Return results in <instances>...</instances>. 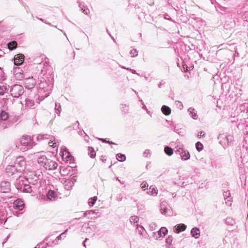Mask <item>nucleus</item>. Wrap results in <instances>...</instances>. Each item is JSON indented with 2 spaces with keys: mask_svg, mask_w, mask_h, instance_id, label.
Masks as SVG:
<instances>
[{
  "mask_svg": "<svg viewBox=\"0 0 248 248\" xmlns=\"http://www.w3.org/2000/svg\"><path fill=\"white\" fill-rule=\"evenodd\" d=\"M180 156L182 160H187L190 158V155L187 151L184 150L183 152V154H181Z\"/></svg>",
  "mask_w": 248,
  "mask_h": 248,
  "instance_id": "nucleus-26",
  "label": "nucleus"
},
{
  "mask_svg": "<svg viewBox=\"0 0 248 248\" xmlns=\"http://www.w3.org/2000/svg\"><path fill=\"white\" fill-rule=\"evenodd\" d=\"M190 179L188 175L183 174L180 176L179 180L177 183L179 186L184 187L190 183Z\"/></svg>",
  "mask_w": 248,
  "mask_h": 248,
  "instance_id": "nucleus-8",
  "label": "nucleus"
},
{
  "mask_svg": "<svg viewBox=\"0 0 248 248\" xmlns=\"http://www.w3.org/2000/svg\"><path fill=\"white\" fill-rule=\"evenodd\" d=\"M82 11L83 13L87 15L90 13V10L87 7H85L84 9L82 8Z\"/></svg>",
  "mask_w": 248,
  "mask_h": 248,
  "instance_id": "nucleus-51",
  "label": "nucleus"
},
{
  "mask_svg": "<svg viewBox=\"0 0 248 248\" xmlns=\"http://www.w3.org/2000/svg\"><path fill=\"white\" fill-rule=\"evenodd\" d=\"M99 140L101 141H102L103 142H107L108 143V141H107V140L106 139L99 138Z\"/></svg>",
  "mask_w": 248,
  "mask_h": 248,
  "instance_id": "nucleus-61",
  "label": "nucleus"
},
{
  "mask_svg": "<svg viewBox=\"0 0 248 248\" xmlns=\"http://www.w3.org/2000/svg\"><path fill=\"white\" fill-rule=\"evenodd\" d=\"M46 85V83L44 81H41L39 84V88L41 90H43L45 88V85Z\"/></svg>",
  "mask_w": 248,
  "mask_h": 248,
  "instance_id": "nucleus-50",
  "label": "nucleus"
},
{
  "mask_svg": "<svg viewBox=\"0 0 248 248\" xmlns=\"http://www.w3.org/2000/svg\"><path fill=\"white\" fill-rule=\"evenodd\" d=\"M10 190V184L7 181H2L0 184V191L7 193Z\"/></svg>",
  "mask_w": 248,
  "mask_h": 248,
  "instance_id": "nucleus-9",
  "label": "nucleus"
},
{
  "mask_svg": "<svg viewBox=\"0 0 248 248\" xmlns=\"http://www.w3.org/2000/svg\"><path fill=\"white\" fill-rule=\"evenodd\" d=\"M57 143L58 141H56L55 140H52L51 141H49L48 142L49 146L53 147V148L56 147L58 145Z\"/></svg>",
  "mask_w": 248,
  "mask_h": 248,
  "instance_id": "nucleus-48",
  "label": "nucleus"
},
{
  "mask_svg": "<svg viewBox=\"0 0 248 248\" xmlns=\"http://www.w3.org/2000/svg\"><path fill=\"white\" fill-rule=\"evenodd\" d=\"M28 179L24 176H19L15 182L16 187L19 190H21L25 183H28Z\"/></svg>",
  "mask_w": 248,
  "mask_h": 248,
  "instance_id": "nucleus-7",
  "label": "nucleus"
},
{
  "mask_svg": "<svg viewBox=\"0 0 248 248\" xmlns=\"http://www.w3.org/2000/svg\"><path fill=\"white\" fill-rule=\"evenodd\" d=\"M4 79V73L2 70L0 68V80H3Z\"/></svg>",
  "mask_w": 248,
  "mask_h": 248,
  "instance_id": "nucleus-52",
  "label": "nucleus"
},
{
  "mask_svg": "<svg viewBox=\"0 0 248 248\" xmlns=\"http://www.w3.org/2000/svg\"><path fill=\"white\" fill-rule=\"evenodd\" d=\"M188 112H189V115L191 117V118L194 120H196L198 118V115L197 114V111L195 109L191 107L188 109Z\"/></svg>",
  "mask_w": 248,
  "mask_h": 248,
  "instance_id": "nucleus-24",
  "label": "nucleus"
},
{
  "mask_svg": "<svg viewBox=\"0 0 248 248\" xmlns=\"http://www.w3.org/2000/svg\"><path fill=\"white\" fill-rule=\"evenodd\" d=\"M67 232V230H66L63 232L59 236H58L57 238L53 241V243H55V244H57V240H61L62 237H65L64 235L65 233Z\"/></svg>",
  "mask_w": 248,
  "mask_h": 248,
  "instance_id": "nucleus-37",
  "label": "nucleus"
},
{
  "mask_svg": "<svg viewBox=\"0 0 248 248\" xmlns=\"http://www.w3.org/2000/svg\"><path fill=\"white\" fill-rule=\"evenodd\" d=\"M150 154V152L149 150H146L144 153L143 155L145 156H147L148 155H149Z\"/></svg>",
  "mask_w": 248,
  "mask_h": 248,
  "instance_id": "nucleus-55",
  "label": "nucleus"
},
{
  "mask_svg": "<svg viewBox=\"0 0 248 248\" xmlns=\"http://www.w3.org/2000/svg\"><path fill=\"white\" fill-rule=\"evenodd\" d=\"M175 104L176 106V107L179 108L180 109H182L183 108V105L182 103L180 101H176L175 102Z\"/></svg>",
  "mask_w": 248,
  "mask_h": 248,
  "instance_id": "nucleus-44",
  "label": "nucleus"
},
{
  "mask_svg": "<svg viewBox=\"0 0 248 248\" xmlns=\"http://www.w3.org/2000/svg\"><path fill=\"white\" fill-rule=\"evenodd\" d=\"M192 237L195 238H198L200 236V231L198 228L195 227L191 229L190 232Z\"/></svg>",
  "mask_w": 248,
  "mask_h": 248,
  "instance_id": "nucleus-19",
  "label": "nucleus"
},
{
  "mask_svg": "<svg viewBox=\"0 0 248 248\" xmlns=\"http://www.w3.org/2000/svg\"><path fill=\"white\" fill-rule=\"evenodd\" d=\"M50 136L47 134L44 135H33L32 137V140L36 139L37 140H42L44 139H49Z\"/></svg>",
  "mask_w": 248,
  "mask_h": 248,
  "instance_id": "nucleus-22",
  "label": "nucleus"
},
{
  "mask_svg": "<svg viewBox=\"0 0 248 248\" xmlns=\"http://www.w3.org/2000/svg\"><path fill=\"white\" fill-rule=\"evenodd\" d=\"M173 241V237L171 235H169L166 239V243L169 245H171Z\"/></svg>",
  "mask_w": 248,
  "mask_h": 248,
  "instance_id": "nucleus-42",
  "label": "nucleus"
},
{
  "mask_svg": "<svg viewBox=\"0 0 248 248\" xmlns=\"http://www.w3.org/2000/svg\"><path fill=\"white\" fill-rule=\"evenodd\" d=\"M121 109L124 114H126L128 112L129 106L126 104H122L121 105Z\"/></svg>",
  "mask_w": 248,
  "mask_h": 248,
  "instance_id": "nucleus-29",
  "label": "nucleus"
},
{
  "mask_svg": "<svg viewBox=\"0 0 248 248\" xmlns=\"http://www.w3.org/2000/svg\"><path fill=\"white\" fill-rule=\"evenodd\" d=\"M153 233H154L153 236L155 238V239H156V240H157V239H158L159 238H160L161 237H164V236H163L162 233H160V231L159 230L158 232H153Z\"/></svg>",
  "mask_w": 248,
  "mask_h": 248,
  "instance_id": "nucleus-38",
  "label": "nucleus"
},
{
  "mask_svg": "<svg viewBox=\"0 0 248 248\" xmlns=\"http://www.w3.org/2000/svg\"><path fill=\"white\" fill-rule=\"evenodd\" d=\"M223 196L225 200L226 203L228 205H231V203L230 202H231L232 198L230 197L231 194L230 191H227L224 192L223 193Z\"/></svg>",
  "mask_w": 248,
  "mask_h": 248,
  "instance_id": "nucleus-21",
  "label": "nucleus"
},
{
  "mask_svg": "<svg viewBox=\"0 0 248 248\" xmlns=\"http://www.w3.org/2000/svg\"><path fill=\"white\" fill-rule=\"evenodd\" d=\"M165 153L168 155L170 156L173 154V150L170 147L166 146L164 148Z\"/></svg>",
  "mask_w": 248,
  "mask_h": 248,
  "instance_id": "nucleus-33",
  "label": "nucleus"
},
{
  "mask_svg": "<svg viewBox=\"0 0 248 248\" xmlns=\"http://www.w3.org/2000/svg\"><path fill=\"white\" fill-rule=\"evenodd\" d=\"M204 135H205V134H204V132L201 131V132H199V133L198 134V136H199L200 137H203V136H204Z\"/></svg>",
  "mask_w": 248,
  "mask_h": 248,
  "instance_id": "nucleus-58",
  "label": "nucleus"
},
{
  "mask_svg": "<svg viewBox=\"0 0 248 248\" xmlns=\"http://www.w3.org/2000/svg\"><path fill=\"white\" fill-rule=\"evenodd\" d=\"M174 131L175 132H177V133H178V128H177L176 126H175L174 127Z\"/></svg>",
  "mask_w": 248,
  "mask_h": 248,
  "instance_id": "nucleus-62",
  "label": "nucleus"
},
{
  "mask_svg": "<svg viewBox=\"0 0 248 248\" xmlns=\"http://www.w3.org/2000/svg\"><path fill=\"white\" fill-rule=\"evenodd\" d=\"M157 189L153 187L152 186H151L149 188V191L147 192V193L150 195H156L157 194Z\"/></svg>",
  "mask_w": 248,
  "mask_h": 248,
  "instance_id": "nucleus-28",
  "label": "nucleus"
},
{
  "mask_svg": "<svg viewBox=\"0 0 248 248\" xmlns=\"http://www.w3.org/2000/svg\"><path fill=\"white\" fill-rule=\"evenodd\" d=\"M196 148L198 151L200 152L202 150L203 146L202 143H201L200 141H198L196 143Z\"/></svg>",
  "mask_w": 248,
  "mask_h": 248,
  "instance_id": "nucleus-39",
  "label": "nucleus"
},
{
  "mask_svg": "<svg viewBox=\"0 0 248 248\" xmlns=\"http://www.w3.org/2000/svg\"><path fill=\"white\" fill-rule=\"evenodd\" d=\"M101 160H102L103 162H105L106 161V159L105 158H104V157L102 156Z\"/></svg>",
  "mask_w": 248,
  "mask_h": 248,
  "instance_id": "nucleus-64",
  "label": "nucleus"
},
{
  "mask_svg": "<svg viewBox=\"0 0 248 248\" xmlns=\"http://www.w3.org/2000/svg\"><path fill=\"white\" fill-rule=\"evenodd\" d=\"M130 54L132 57H136L138 55V51L136 49H133L130 51Z\"/></svg>",
  "mask_w": 248,
  "mask_h": 248,
  "instance_id": "nucleus-46",
  "label": "nucleus"
},
{
  "mask_svg": "<svg viewBox=\"0 0 248 248\" xmlns=\"http://www.w3.org/2000/svg\"><path fill=\"white\" fill-rule=\"evenodd\" d=\"M137 226H138L137 228V231L140 234L142 235L143 232L145 231L144 228L141 226H139V225H137Z\"/></svg>",
  "mask_w": 248,
  "mask_h": 248,
  "instance_id": "nucleus-41",
  "label": "nucleus"
},
{
  "mask_svg": "<svg viewBox=\"0 0 248 248\" xmlns=\"http://www.w3.org/2000/svg\"><path fill=\"white\" fill-rule=\"evenodd\" d=\"M78 6H79V8H80L81 10H82V8H83V9H84L85 8V6H84V5H83L80 2L79 3Z\"/></svg>",
  "mask_w": 248,
  "mask_h": 248,
  "instance_id": "nucleus-59",
  "label": "nucleus"
},
{
  "mask_svg": "<svg viewBox=\"0 0 248 248\" xmlns=\"http://www.w3.org/2000/svg\"><path fill=\"white\" fill-rule=\"evenodd\" d=\"M160 233H162L163 236H164L168 232V230L166 227H162L160 230Z\"/></svg>",
  "mask_w": 248,
  "mask_h": 248,
  "instance_id": "nucleus-43",
  "label": "nucleus"
},
{
  "mask_svg": "<svg viewBox=\"0 0 248 248\" xmlns=\"http://www.w3.org/2000/svg\"><path fill=\"white\" fill-rule=\"evenodd\" d=\"M36 84V80L32 77L26 78L24 80V86L25 88L28 89L33 88Z\"/></svg>",
  "mask_w": 248,
  "mask_h": 248,
  "instance_id": "nucleus-6",
  "label": "nucleus"
},
{
  "mask_svg": "<svg viewBox=\"0 0 248 248\" xmlns=\"http://www.w3.org/2000/svg\"><path fill=\"white\" fill-rule=\"evenodd\" d=\"M26 164V161L23 156H19L17 157L15 162V165L17 169V171L19 172H21L25 170Z\"/></svg>",
  "mask_w": 248,
  "mask_h": 248,
  "instance_id": "nucleus-4",
  "label": "nucleus"
},
{
  "mask_svg": "<svg viewBox=\"0 0 248 248\" xmlns=\"http://www.w3.org/2000/svg\"><path fill=\"white\" fill-rule=\"evenodd\" d=\"M177 149L175 150V153L176 154L181 155V154H183V152L185 150L184 149L181 147H179L177 148V147H176Z\"/></svg>",
  "mask_w": 248,
  "mask_h": 248,
  "instance_id": "nucleus-47",
  "label": "nucleus"
},
{
  "mask_svg": "<svg viewBox=\"0 0 248 248\" xmlns=\"http://www.w3.org/2000/svg\"><path fill=\"white\" fill-rule=\"evenodd\" d=\"M38 163L43 166L46 170H54L58 167V163L50 159L47 158L45 155H41L38 158Z\"/></svg>",
  "mask_w": 248,
  "mask_h": 248,
  "instance_id": "nucleus-1",
  "label": "nucleus"
},
{
  "mask_svg": "<svg viewBox=\"0 0 248 248\" xmlns=\"http://www.w3.org/2000/svg\"><path fill=\"white\" fill-rule=\"evenodd\" d=\"M88 154L90 156V157L92 158H93L96 156V154L94 152V150L93 147H89L88 149Z\"/></svg>",
  "mask_w": 248,
  "mask_h": 248,
  "instance_id": "nucleus-31",
  "label": "nucleus"
},
{
  "mask_svg": "<svg viewBox=\"0 0 248 248\" xmlns=\"http://www.w3.org/2000/svg\"><path fill=\"white\" fill-rule=\"evenodd\" d=\"M24 59V56L22 54H18L15 56L14 58V63L16 65H19L21 64L23 62Z\"/></svg>",
  "mask_w": 248,
  "mask_h": 248,
  "instance_id": "nucleus-13",
  "label": "nucleus"
},
{
  "mask_svg": "<svg viewBox=\"0 0 248 248\" xmlns=\"http://www.w3.org/2000/svg\"><path fill=\"white\" fill-rule=\"evenodd\" d=\"M74 185L73 181L70 179L65 180L63 183L64 188L67 190L71 189Z\"/></svg>",
  "mask_w": 248,
  "mask_h": 248,
  "instance_id": "nucleus-18",
  "label": "nucleus"
},
{
  "mask_svg": "<svg viewBox=\"0 0 248 248\" xmlns=\"http://www.w3.org/2000/svg\"><path fill=\"white\" fill-rule=\"evenodd\" d=\"M48 246V244L46 243L44 244V243H40V244L37 245V247L36 248H46Z\"/></svg>",
  "mask_w": 248,
  "mask_h": 248,
  "instance_id": "nucleus-49",
  "label": "nucleus"
},
{
  "mask_svg": "<svg viewBox=\"0 0 248 248\" xmlns=\"http://www.w3.org/2000/svg\"><path fill=\"white\" fill-rule=\"evenodd\" d=\"M35 104L33 100L27 98L25 100V106L29 108H35Z\"/></svg>",
  "mask_w": 248,
  "mask_h": 248,
  "instance_id": "nucleus-20",
  "label": "nucleus"
},
{
  "mask_svg": "<svg viewBox=\"0 0 248 248\" xmlns=\"http://www.w3.org/2000/svg\"><path fill=\"white\" fill-rule=\"evenodd\" d=\"M116 157L117 160L120 162H123L126 159L125 155L121 154H118L116 155Z\"/></svg>",
  "mask_w": 248,
  "mask_h": 248,
  "instance_id": "nucleus-35",
  "label": "nucleus"
},
{
  "mask_svg": "<svg viewBox=\"0 0 248 248\" xmlns=\"http://www.w3.org/2000/svg\"><path fill=\"white\" fill-rule=\"evenodd\" d=\"M147 186H148V184L146 182H143L141 184V187L142 189H143Z\"/></svg>",
  "mask_w": 248,
  "mask_h": 248,
  "instance_id": "nucleus-57",
  "label": "nucleus"
},
{
  "mask_svg": "<svg viewBox=\"0 0 248 248\" xmlns=\"http://www.w3.org/2000/svg\"><path fill=\"white\" fill-rule=\"evenodd\" d=\"M130 71H131L133 74H137L138 75H139V74L136 72V70L134 69H130Z\"/></svg>",
  "mask_w": 248,
  "mask_h": 248,
  "instance_id": "nucleus-60",
  "label": "nucleus"
},
{
  "mask_svg": "<svg viewBox=\"0 0 248 248\" xmlns=\"http://www.w3.org/2000/svg\"><path fill=\"white\" fill-rule=\"evenodd\" d=\"M97 199V198L96 196H94L93 198H91L89 200V202H88L89 206H93L94 204H95V202L96 201Z\"/></svg>",
  "mask_w": 248,
  "mask_h": 248,
  "instance_id": "nucleus-36",
  "label": "nucleus"
},
{
  "mask_svg": "<svg viewBox=\"0 0 248 248\" xmlns=\"http://www.w3.org/2000/svg\"><path fill=\"white\" fill-rule=\"evenodd\" d=\"M139 220V218L137 216H131L130 218V222L132 224H135L137 223Z\"/></svg>",
  "mask_w": 248,
  "mask_h": 248,
  "instance_id": "nucleus-34",
  "label": "nucleus"
},
{
  "mask_svg": "<svg viewBox=\"0 0 248 248\" xmlns=\"http://www.w3.org/2000/svg\"><path fill=\"white\" fill-rule=\"evenodd\" d=\"M70 167H67L66 168H62L60 169V173L61 175L65 176L67 175L70 171Z\"/></svg>",
  "mask_w": 248,
  "mask_h": 248,
  "instance_id": "nucleus-25",
  "label": "nucleus"
},
{
  "mask_svg": "<svg viewBox=\"0 0 248 248\" xmlns=\"http://www.w3.org/2000/svg\"><path fill=\"white\" fill-rule=\"evenodd\" d=\"M8 47L10 50H13L15 49L17 46V43L16 41H12L9 42L7 44Z\"/></svg>",
  "mask_w": 248,
  "mask_h": 248,
  "instance_id": "nucleus-30",
  "label": "nucleus"
},
{
  "mask_svg": "<svg viewBox=\"0 0 248 248\" xmlns=\"http://www.w3.org/2000/svg\"><path fill=\"white\" fill-rule=\"evenodd\" d=\"M32 190V186L29 185L28 183H25V185L23 186L22 188L20 190L23 192L26 193H31Z\"/></svg>",
  "mask_w": 248,
  "mask_h": 248,
  "instance_id": "nucleus-23",
  "label": "nucleus"
},
{
  "mask_svg": "<svg viewBox=\"0 0 248 248\" xmlns=\"http://www.w3.org/2000/svg\"><path fill=\"white\" fill-rule=\"evenodd\" d=\"M17 171V169L15 165H8L6 168V172L8 175H12Z\"/></svg>",
  "mask_w": 248,
  "mask_h": 248,
  "instance_id": "nucleus-15",
  "label": "nucleus"
},
{
  "mask_svg": "<svg viewBox=\"0 0 248 248\" xmlns=\"http://www.w3.org/2000/svg\"><path fill=\"white\" fill-rule=\"evenodd\" d=\"M8 113L5 111H1L0 113V128L5 129L8 127L11 123L8 120Z\"/></svg>",
  "mask_w": 248,
  "mask_h": 248,
  "instance_id": "nucleus-2",
  "label": "nucleus"
},
{
  "mask_svg": "<svg viewBox=\"0 0 248 248\" xmlns=\"http://www.w3.org/2000/svg\"><path fill=\"white\" fill-rule=\"evenodd\" d=\"M14 74L15 78L18 80H21L24 78L23 71L20 68H15L14 69Z\"/></svg>",
  "mask_w": 248,
  "mask_h": 248,
  "instance_id": "nucleus-12",
  "label": "nucleus"
},
{
  "mask_svg": "<svg viewBox=\"0 0 248 248\" xmlns=\"http://www.w3.org/2000/svg\"><path fill=\"white\" fill-rule=\"evenodd\" d=\"M6 88L0 86V95L4 94Z\"/></svg>",
  "mask_w": 248,
  "mask_h": 248,
  "instance_id": "nucleus-54",
  "label": "nucleus"
},
{
  "mask_svg": "<svg viewBox=\"0 0 248 248\" xmlns=\"http://www.w3.org/2000/svg\"><path fill=\"white\" fill-rule=\"evenodd\" d=\"M55 110L56 113L59 115L61 112V106L60 104L57 103H55Z\"/></svg>",
  "mask_w": 248,
  "mask_h": 248,
  "instance_id": "nucleus-40",
  "label": "nucleus"
},
{
  "mask_svg": "<svg viewBox=\"0 0 248 248\" xmlns=\"http://www.w3.org/2000/svg\"><path fill=\"white\" fill-rule=\"evenodd\" d=\"M37 18L38 19H39L40 20H41V21H42V22H43L44 23H46V24H48V25H50V26H51V23H47V22H46V20H45L44 19H43V18H39V17H37Z\"/></svg>",
  "mask_w": 248,
  "mask_h": 248,
  "instance_id": "nucleus-56",
  "label": "nucleus"
},
{
  "mask_svg": "<svg viewBox=\"0 0 248 248\" xmlns=\"http://www.w3.org/2000/svg\"><path fill=\"white\" fill-rule=\"evenodd\" d=\"M7 218L6 211L4 209H0V224L5 223Z\"/></svg>",
  "mask_w": 248,
  "mask_h": 248,
  "instance_id": "nucleus-17",
  "label": "nucleus"
},
{
  "mask_svg": "<svg viewBox=\"0 0 248 248\" xmlns=\"http://www.w3.org/2000/svg\"><path fill=\"white\" fill-rule=\"evenodd\" d=\"M186 228V225L184 224H179L175 225L174 227V231L176 233H179L184 231Z\"/></svg>",
  "mask_w": 248,
  "mask_h": 248,
  "instance_id": "nucleus-14",
  "label": "nucleus"
},
{
  "mask_svg": "<svg viewBox=\"0 0 248 248\" xmlns=\"http://www.w3.org/2000/svg\"><path fill=\"white\" fill-rule=\"evenodd\" d=\"M47 198L50 201H55L58 197V194L54 190H49L47 194Z\"/></svg>",
  "mask_w": 248,
  "mask_h": 248,
  "instance_id": "nucleus-16",
  "label": "nucleus"
},
{
  "mask_svg": "<svg viewBox=\"0 0 248 248\" xmlns=\"http://www.w3.org/2000/svg\"><path fill=\"white\" fill-rule=\"evenodd\" d=\"M14 208L16 210H22L24 208V202L21 199H17L14 202Z\"/></svg>",
  "mask_w": 248,
  "mask_h": 248,
  "instance_id": "nucleus-11",
  "label": "nucleus"
},
{
  "mask_svg": "<svg viewBox=\"0 0 248 248\" xmlns=\"http://www.w3.org/2000/svg\"><path fill=\"white\" fill-rule=\"evenodd\" d=\"M31 139L29 136H23L20 140V144L25 146H29L31 147Z\"/></svg>",
  "mask_w": 248,
  "mask_h": 248,
  "instance_id": "nucleus-10",
  "label": "nucleus"
},
{
  "mask_svg": "<svg viewBox=\"0 0 248 248\" xmlns=\"http://www.w3.org/2000/svg\"><path fill=\"white\" fill-rule=\"evenodd\" d=\"M160 211L162 214L166 216H171L172 211L166 202H163L160 204Z\"/></svg>",
  "mask_w": 248,
  "mask_h": 248,
  "instance_id": "nucleus-5",
  "label": "nucleus"
},
{
  "mask_svg": "<svg viewBox=\"0 0 248 248\" xmlns=\"http://www.w3.org/2000/svg\"><path fill=\"white\" fill-rule=\"evenodd\" d=\"M161 110L165 115H169L170 114L171 112L170 108L169 107L165 105H163L162 107Z\"/></svg>",
  "mask_w": 248,
  "mask_h": 248,
  "instance_id": "nucleus-27",
  "label": "nucleus"
},
{
  "mask_svg": "<svg viewBox=\"0 0 248 248\" xmlns=\"http://www.w3.org/2000/svg\"><path fill=\"white\" fill-rule=\"evenodd\" d=\"M10 92L13 97L17 98L23 93L24 89L22 86L15 84L11 87Z\"/></svg>",
  "mask_w": 248,
  "mask_h": 248,
  "instance_id": "nucleus-3",
  "label": "nucleus"
},
{
  "mask_svg": "<svg viewBox=\"0 0 248 248\" xmlns=\"http://www.w3.org/2000/svg\"><path fill=\"white\" fill-rule=\"evenodd\" d=\"M140 101L141 102V105H142V108L144 109H145L147 113H149L150 111H148L147 108H146V106L144 105V103L143 102L142 100H140Z\"/></svg>",
  "mask_w": 248,
  "mask_h": 248,
  "instance_id": "nucleus-53",
  "label": "nucleus"
},
{
  "mask_svg": "<svg viewBox=\"0 0 248 248\" xmlns=\"http://www.w3.org/2000/svg\"><path fill=\"white\" fill-rule=\"evenodd\" d=\"M121 67L123 69H126V70H129V71H130V69H131L130 68H126V67H125L124 66H121Z\"/></svg>",
  "mask_w": 248,
  "mask_h": 248,
  "instance_id": "nucleus-63",
  "label": "nucleus"
},
{
  "mask_svg": "<svg viewBox=\"0 0 248 248\" xmlns=\"http://www.w3.org/2000/svg\"><path fill=\"white\" fill-rule=\"evenodd\" d=\"M65 154L64 153H63V155H62V156L63 157H64V156L65 155L66 156H65V158L66 159V161H68L69 160H70V158L72 157L71 155L70 154V153L65 151Z\"/></svg>",
  "mask_w": 248,
  "mask_h": 248,
  "instance_id": "nucleus-45",
  "label": "nucleus"
},
{
  "mask_svg": "<svg viewBox=\"0 0 248 248\" xmlns=\"http://www.w3.org/2000/svg\"><path fill=\"white\" fill-rule=\"evenodd\" d=\"M98 211L97 210H88V211H85L84 214H83V216L84 217H86L87 216V215H93V214H97L98 213Z\"/></svg>",
  "mask_w": 248,
  "mask_h": 248,
  "instance_id": "nucleus-32",
  "label": "nucleus"
}]
</instances>
